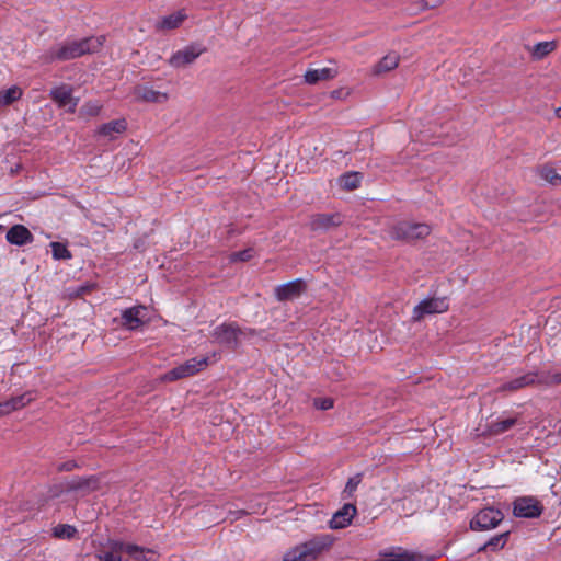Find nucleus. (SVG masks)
I'll use <instances>...</instances> for the list:
<instances>
[{"label":"nucleus","mask_w":561,"mask_h":561,"mask_svg":"<svg viewBox=\"0 0 561 561\" xmlns=\"http://www.w3.org/2000/svg\"><path fill=\"white\" fill-rule=\"evenodd\" d=\"M104 41V36H90L81 39L65 41L42 54L39 61L42 64H51L54 61L76 59L87 54H94L102 48Z\"/></svg>","instance_id":"obj_1"},{"label":"nucleus","mask_w":561,"mask_h":561,"mask_svg":"<svg viewBox=\"0 0 561 561\" xmlns=\"http://www.w3.org/2000/svg\"><path fill=\"white\" fill-rule=\"evenodd\" d=\"M213 340L219 345L236 348L248 342L255 345L259 341L265 339L263 331H256L250 328H240L236 322L222 323L216 327L211 334Z\"/></svg>","instance_id":"obj_2"},{"label":"nucleus","mask_w":561,"mask_h":561,"mask_svg":"<svg viewBox=\"0 0 561 561\" xmlns=\"http://www.w3.org/2000/svg\"><path fill=\"white\" fill-rule=\"evenodd\" d=\"M333 540L329 535H319L305 541L284 556V561H311L318 559L324 551L329 550Z\"/></svg>","instance_id":"obj_3"},{"label":"nucleus","mask_w":561,"mask_h":561,"mask_svg":"<svg viewBox=\"0 0 561 561\" xmlns=\"http://www.w3.org/2000/svg\"><path fill=\"white\" fill-rule=\"evenodd\" d=\"M431 231L432 228L426 224L400 221L391 226L388 233L393 240L412 242L426 238Z\"/></svg>","instance_id":"obj_4"},{"label":"nucleus","mask_w":561,"mask_h":561,"mask_svg":"<svg viewBox=\"0 0 561 561\" xmlns=\"http://www.w3.org/2000/svg\"><path fill=\"white\" fill-rule=\"evenodd\" d=\"M209 363V358L203 355L195 356L185 363L174 367L173 369L161 376V381L171 382L183 378L192 377L204 370Z\"/></svg>","instance_id":"obj_5"},{"label":"nucleus","mask_w":561,"mask_h":561,"mask_svg":"<svg viewBox=\"0 0 561 561\" xmlns=\"http://www.w3.org/2000/svg\"><path fill=\"white\" fill-rule=\"evenodd\" d=\"M504 518L502 511L494 507L480 510L470 522L473 530H489L495 528Z\"/></svg>","instance_id":"obj_6"},{"label":"nucleus","mask_w":561,"mask_h":561,"mask_svg":"<svg viewBox=\"0 0 561 561\" xmlns=\"http://www.w3.org/2000/svg\"><path fill=\"white\" fill-rule=\"evenodd\" d=\"M449 304L447 298H427L417 304L412 311V320L421 321L427 314L443 313L447 311Z\"/></svg>","instance_id":"obj_7"},{"label":"nucleus","mask_w":561,"mask_h":561,"mask_svg":"<svg viewBox=\"0 0 561 561\" xmlns=\"http://www.w3.org/2000/svg\"><path fill=\"white\" fill-rule=\"evenodd\" d=\"M543 505L533 496H520L513 502V514L519 518H538Z\"/></svg>","instance_id":"obj_8"},{"label":"nucleus","mask_w":561,"mask_h":561,"mask_svg":"<svg viewBox=\"0 0 561 561\" xmlns=\"http://www.w3.org/2000/svg\"><path fill=\"white\" fill-rule=\"evenodd\" d=\"M206 48L199 44H191L175 51L168 60V64L175 69L192 65Z\"/></svg>","instance_id":"obj_9"},{"label":"nucleus","mask_w":561,"mask_h":561,"mask_svg":"<svg viewBox=\"0 0 561 561\" xmlns=\"http://www.w3.org/2000/svg\"><path fill=\"white\" fill-rule=\"evenodd\" d=\"M148 310L145 306H134L122 311L121 325L127 330H136L148 321Z\"/></svg>","instance_id":"obj_10"},{"label":"nucleus","mask_w":561,"mask_h":561,"mask_svg":"<svg viewBox=\"0 0 561 561\" xmlns=\"http://www.w3.org/2000/svg\"><path fill=\"white\" fill-rule=\"evenodd\" d=\"M306 290V283L301 278L294 279L275 287L274 294L278 301H288L298 298Z\"/></svg>","instance_id":"obj_11"},{"label":"nucleus","mask_w":561,"mask_h":561,"mask_svg":"<svg viewBox=\"0 0 561 561\" xmlns=\"http://www.w3.org/2000/svg\"><path fill=\"white\" fill-rule=\"evenodd\" d=\"M340 214H314L310 217L309 227L312 231H328L342 224Z\"/></svg>","instance_id":"obj_12"},{"label":"nucleus","mask_w":561,"mask_h":561,"mask_svg":"<svg viewBox=\"0 0 561 561\" xmlns=\"http://www.w3.org/2000/svg\"><path fill=\"white\" fill-rule=\"evenodd\" d=\"M50 99L58 104L59 107L70 105L69 111L73 113L78 105V99L72 98V88L68 84H61L50 90Z\"/></svg>","instance_id":"obj_13"},{"label":"nucleus","mask_w":561,"mask_h":561,"mask_svg":"<svg viewBox=\"0 0 561 561\" xmlns=\"http://www.w3.org/2000/svg\"><path fill=\"white\" fill-rule=\"evenodd\" d=\"M538 379H539L538 373H527L523 376H519L515 379H512L507 382L502 383L496 389V392L497 393L516 392L523 388L538 383Z\"/></svg>","instance_id":"obj_14"},{"label":"nucleus","mask_w":561,"mask_h":561,"mask_svg":"<svg viewBox=\"0 0 561 561\" xmlns=\"http://www.w3.org/2000/svg\"><path fill=\"white\" fill-rule=\"evenodd\" d=\"M357 513V508L354 504L346 503L340 508L330 519L329 525L332 529H342L347 527L355 514Z\"/></svg>","instance_id":"obj_15"},{"label":"nucleus","mask_w":561,"mask_h":561,"mask_svg":"<svg viewBox=\"0 0 561 561\" xmlns=\"http://www.w3.org/2000/svg\"><path fill=\"white\" fill-rule=\"evenodd\" d=\"M7 241L14 245H25L33 241V234L23 225H14L7 232Z\"/></svg>","instance_id":"obj_16"},{"label":"nucleus","mask_w":561,"mask_h":561,"mask_svg":"<svg viewBox=\"0 0 561 561\" xmlns=\"http://www.w3.org/2000/svg\"><path fill=\"white\" fill-rule=\"evenodd\" d=\"M339 75V70L335 67H324L321 69H308L304 79L308 84H316L319 81H327L334 79Z\"/></svg>","instance_id":"obj_17"},{"label":"nucleus","mask_w":561,"mask_h":561,"mask_svg":"<svg viewBox=\"0 0 561 561\" xmlns=\"http://www.w3.org/2000/svg\"><path fill=\"white\" fill-rule=\"evenodd\" d=\"M381 561H434V557L399 548L383 556Z\"/></svg>","instance_id":"obj_18"},{"label":"nucleus","mask_w":561,"mask_h":561,"mask_svg":"<svg viewBox=\"0 0 561 561\" xmlns=\"http://www.w3.org/2000/svg\"><path fill=\"white\" fill-rule=\"evenodd\" d=\"M187 19L184 10H179L174 13L161 18L156 23L157 31H171L180 27L182 23Z\"/></svg>","instance_id":"obj_19"},{"label":"nucleus","mask_w":561,"mask_h":561,"mask_svg":"<svg viewBox=\"0 0 561 561\" xmlns=\"http://www.w3.org/2000/svg\"><path fill=\"white\" fill-rule=\"evenodd\" d=\"M67 488L71 491H94L99 488V478L95 476L75 477L69 480Z\"/></svg>","instance_id":"obj_20"},{"label":"nucleus","mask_w":561,"mask_h":561,"mask_svg":"<svg viewBox=\"0 0 561 561\" xmlns=\"http://www.w3.org/2000/svg\"><path fill=\"white\" fill-rule=\"evenodd\" d=\"M135 94H136L137 99L145 101V102H152V103H164L169 99L167 93L157 91L147 85L137 87L135 90Z\"/></svg>","instance_id":"obj_21"},{"label":"nucleus","mask_w":561,"mask_h":561,"mask_svg":"<svg viewBox=\"0 0 561 561\" xmlns=\"http://www.w3.org/2000/svg\"><path fill=\"white\" fill-rule=\"evenodd\" d=\"M127 123L124 118L111 121L102 124L98 129V135L114 139L115 134H122L126 130Z\"/></svg>","instance_id":"obj_22"},{"label":"nucleus","mask_w":561,"mask_h":561,"mask_svg":"<svg viewBox=\"0 0 561 561\" xmlns=\"http://www.w3.org/2000/svg\"><path fill=\"white\" fill-rule=\"evenodd\" d=\"M517 423L516 417H507L504 420H497L491 422L488 425L486 434L491 436H496L510 431Z\"/></svg>","instance_id":"obj_23"},{"label":"nucleus","mask_w":561,"mask_h":561,"mask_svg":"<svg viewBox=\"0 0 561 561\" xmlns=\"http://www.w3.org/2000/svg\"><path fill=\"white\" fill-rule=\"evenodd\" d=\"M22 95L23 90L18 85H12L5 90H0V107L11 105L15 101L20 100Z\"/></svg>","instance_id":"obj_24"},{"label":"nucleus","mask_w":561,"mask_h":561,"mask_svg":"<svg viewBox=\"0 0 561 561\" xmlns=\"http://www.w3.org/2000/svg\"><path fill=\"white\" fill-rule=\"evenodd\" d=\"M399 64V56L394 53L386 55L375 67L376 75L388 72L394 69Z\"/></svg>","instance_id":"obj_25"},{"label":"nucleus","mask_w":561,"mask_h":561,"mask_svg":"<svg viewBox=\"0 0 561 561\" xmlns=\"http://www.w3.org/2000/svg\"><path fill=\"white\" fill-rule=\"evenodd\" d=\"M362 175L358 172H347L341 175L339 182L345 190H355L360 185Z\"/></svg>","instance_id":"obj_26"},{"label":"nucleus","mask_w":561,"mask_h":561,"mask_svg":"<svg viewBox=\"0 0 561 561\" xmlns=\"http://www.w3.org/2000/svg\"><path fill=\"white\" fill-rule=\"evenodd\" d=\"M508 536H510L508 531H505V533H502L500 535L493 536L492 538L489 539V541H486L484 543L483 547H481L479 549V551H484V550H488V549H491V550L495 551L497 549H502L506 545V542L508 540Z\"/></svg>","instance_id":"obj_27"},{"label":"nucleus","mask_w":561,"mask_h":561,"mask_svg":"<svg viewBox=\"0 0 561 561\" xmlns=\"http://www.w3.org/2000/svg\"><path fill=\"white\" fill-rule=\"evenodd\" d=\"M539 175L541 179H543L545 181H547L548 183H550L552 185L561 184V175L558 174L556 169L552 168L551 165H547V164L542 165L539 169Z\"/></svg>","instance_id":"obj_28"},{"label":"nucleus","mask_w":561,"mask_h":561,"mask_svg":"<svg viewBox=\"0 0 561 561\" xmlns=\"http://www.w3.org/2000/svg\"><path fill=\"white\" fill-rule=\"evenodd\" d=\"M557 47L556 42H539L534 46L533 56L536 59H542Z\"/></svg>","instance_id":"obj_29"},{"label":"nucleus","mask_w":561,"mask_h":561,"mask_svg":"<svg viewBox=\"0 0 561 561\" xmlns=\"http://www.w3.org/2000/svg\"><path fill=\"white\" fill-rule=\"evenodd\" d=\"M125 553H127L131 559L136 561H142L146 553H149V549L134 545L124 542Z\"/></svg>","instance_id":"obj_30"},{"label":"nucleus","mask_w":561,"mask_h":561,"mask_svg":"<svg viewBox=\"0 0 561 561\" xmlns=\"http://www.w3.org/2000/svg\"><path fill=\"white\" fill-rule=\"evenodd\" d=\"M76 533L77 529L73 526L67 524H59L54 527L53 530L54 536L61 539H70L75 536Z\"/></svg>","instance_id":"obj_31"},{"label":"nucleus","mask_w":561,"mask_h":561,"mask_svg":"<svg viewBox=\"0 0 561 561\" xmlns=\"http://www.w3.org/2000/svg\"><path fill=\"white\" fill-rule=\"evenodd\" d=\"M51 252L53 257L56 260H68L71 257L70 251L67 249V247L60 242H51Z\"/></svg>","instance_id":"obj_32"},{"label":"nucleus","mask_w":561,"mask_h":561,"mask_svg":"<svg viewBox=\"0 0 561 561\" xmlns=\"http://www.w3.org/2000/svg\"><path fill=\"white\" fill-rule=\"evenodd\" d=\"M538 383L546 386L561 385V371L552 374H539Z\"/></svg>","instance_id":"obj_33"},{"label":"nucleus","mask_w":561,"mask_h":561,"mask_svg":"<svg viewBox=\"0 0 561 561\" xmlns=\"http://www.w3.org/2000/svg\"><path fill=\"white\" fill-rule=\"evenodd\" d=\"M360 482H362V474H356V476L350 478L348 481L346 482L343 494L346 497L353 496Z\"/></svg>","instance_id":"obj_34"},{"label":"nucleus","mask_w":561,"mask_h":561,"mask_svg":"<svg viewBox=\"0 0 561 561\" xmlns=\"http://www.w3.org/2000/svg\"><path fill=\"white\" fill-rule=\"evenodd\" d=\"M102 110V105L98 102H87L80 108V114L84 116H96Z\"/></svg>","instance_id":"obj_35"},{"label":"nucleus","mask_w":561,"mask_h":561,"mask_svg":"<svg viewBox=\"0 0 561 561\" xmlns=\"http://www.w3.org/2000/svg\"><path fill=\"white\" fill-rule=\"evenodd\" d=\"M13 399L15 401V407H18V409L20 410L27 405L28 403H31L32 401H34L35 396L33 391H26L20 396L13 397Z\"/></svg>","instance_id":"obj_36"},{"label":"nucleus","mask_w":561,"mask_h":561,"mask_svg":"<svg viewBox=\"0 0 561 561\" xmlns=\"http://www.w3.org/2000/svg\"><path fill=\"white\" fill-rule=\"evenodd\" d=\"M254 255V251L253 249L249 248V249H245V250H242V251H238V252H233L231 255H230V261L231 262H247L249 260H251Z\"/></svg>","instance_id":"obj_37"},{"label":"nucleus","mask_w":561,"mask_h":561,"mask_svg":"<svg viewBox=\"0 0 561 561\" xmlns=\"http://www.w3.org/2000/svg\"><path fill=\"white\" fill-rule=\"evenodd\" d=\"M19 410L18 407H15V401L13 397L4 402L0 403V416L10 414L13 411Z\"/></svg>","instance_id":"obj_38"},{"label":"nucleus","mask_w":561,"mask_h":561,"mask_svg":"<svg viewBox=\"0 0 561 561\" xmlns=\"http://www.w3.org/2000/svg\"><path fill=\"white\" fill-rule=\"evenodd\" d=\"M19 410L18 407H15V401L13 397L4 402L0 403V416L10 414L13 411Z\"/></svg>","instance_id":"obj_39"},{"label":"nucleus","mask_w":561,"mask_h":561,"mask_svg":"<svg viewBox=\"0 0 561 561\" xmlns=\"http://www.w3.org/2000/svg\"><path fill=\"white\" fill-rule=\"evenodd\" d=\"M19 410L18 407H15V401L13 397L4 402L0 403V416L10 414L13 411Z\"/></svg>","instance_id":"obj_40"},{"label":"nucleus","mask_w":561,"mask_h":561,"mask_svg":"<svg viewBox=\"0 0 561 561\" xmlns=\"http://www.w3.org/2000/svg\"><path fill=\"white\" fill-rule=\"evenodd\" d=\"M313 404L318 410L327 411L333 408L334 402L331 398H316Z\"/></svg>","instance_id":"obj_41"},{"label":"nucleus","mask_w":561,"mask_h":561,"mask_svg":"<svg viewBox=\"0 0 561 561\" xmlns=\"http://www.w3.org/2000/svg\"><path fill=\"white\" fill-rule=\"evenodd\" d=\"M77 467L75 461H66L59 466V471H71Z\"/></svg>","instance_id":"obj_42"},{"label":"nucleus","mask_w":561,"mask_h":561,"mask_svg":"<svg viewBox=\"0 0 561 561\" xmlns=\"http://www.w3.org/2000/svg\"><path fill=\"white\" fill-rule=\"evenodd\" d=\"M247 514H248V512L244 511V510H240V511H236V512H232V511L229 512V515L231 516V522L237 520V519L241 518L242 516H245Z\"/></svg>","instance_id":"obj_43"},{"label":"nucleus","mask_w":561,"mask_h":561,"mask_svg":"<svg viewBox=\"0 0 561 561\" xmlns=\"http://www.w3.org/2000/svg\"><path fill=\"white\" fill-rule=\"evenodd\" d=\"M157 559H158L157 553L153 550L149 549V553L145 554V558H142V561H157Z\"/></svg>","instance_id":"obj_44"},{"label":"nucleus","mask_w":561,"mask_h":561,"mask_svg":"<svg viewBox=\"0 0 561 561\" xmlns=\"http://www.w3.org/2000/svg\"><path fill=\"white\" fill-rule=\"evenodd\" d=\"M556 115H557V117L561 118V107H558L556 110Z\"/></svg>","instance_id":"obj_45"},{"label":"nucleus","mask_w":561,"mask_h":561,"mask_svg":"<svg viewBox=\"0 0 561 561\" xmlns=\"http://www.w3.org/2000/svg\"><path fill=\"white\" fill-rule=\"evenodd\" d=\"M220 520H224V518H221L220 516L216 518V520H214L215 524H218Z\"/></svg>","instance_id":"obj_46"}]
</instances>
